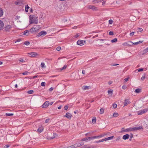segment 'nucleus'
Wrapping results in <instances>:
<instances>
[{
    "label": "nucleus",
    "mask_w": 148,
    "mask_h": 148,
    "mask_svg": "<svg viewBox=\"0 0 148 148\" xmlns=\"http://www.w3.org/2000/svg\"><path fill=\"white\" fill-rule=\"evenodd\" d=\"M43 130V127H41L38 129L37 130V131L39 133H41L42 131Z\"/></svg>",
    "instance_id": "f3484780"
},
{
    "label": "nucleus",
    "mask_w": 148,
    "mask_h": 148,
    "mask_svg": "<svg viewBox=\"0 0 148 148\" xmlns=\"http://www.w3.org/2000/svg\"><path fill=\"white\" fill-rule=\"evenodd\" d=\"M147 111H148V109L147 108H146L143 110L139 111L138 112V115L142 114L145 113Z\"/></svg>",
    "instance_id": "20e7f679"
},
{
    "label": "nucleus",
    "mask_w": 148,
    "mask_h": 148,
    "mask_svg": "<svg viewBox=\"0 0 148 148\" xmlns=\"http://www.w3.org/2000/svg\"><path fill=\"white\" fill-rule=\"evenodd\" d=\"M104 0H93V2L94 3H97L99 2L103 1Z\"/></svg>",
    "instance_id": "412c9836"
},
{
    "label": "nucleus",
    "mask_w": 148,
    "mask_h": 148,
    "mask_svg": "<svg viewBox=\"0 0 148 148\" xmlns=\"http://www.w3.org/2000/svg\"><path fill=\"white\" fill-rule=\"evenodd\" d=\"M93 138H94V139L99 138V137L98 136H93Z\"/></svg>",
    "instance_id": "6e6d98bb"
},
{
    "label": "nucleus",
    "mask_w": 148,
    "mask_h": 148,
    "mask_svg": "<svg viewBox=\"0 0 148 148\" xmlns=\"http://www.w3.org/2000/svg\"><path fill=\"white\" fill-rule=\"evenodd\" d=\"M29 73V72H28L27 71H26L22 73V74L23 75H27Z\"/></svg>",
    "instance_id": "f704fd0d"
},
{
    "label": "nucleus",
    "mask_w": 148,
    "mask_h": 148,
    "mask_svg": "<svg viewBox=\"0 0 148 148\" xmlns=\"http://www.w3.org/2000/svg\"><path fill=\"white\" fill-rule=\"evenodd\" d=\"M113 137H114V136H110V137H108V138H104V141H106V140L112 139L113 138Z\"/></svg>",
    "instance_id": "a211bd4d"
},
{
    "label": "nucleus",
    "mask_w": 148,
    "mask_h": 148,
    "mask_svg": "<svg viewBox=\"0 0 148 148\" xmlns=\"http://www.w3.org/2000/svg\"><path fill=\"white\" fill-rule=\"evenodd\" d=\"M46 84L45 82H42L41 83V85L42 86H45Z\"/></svg>",
    "instance_id": "ea45409f"
},
{
    "label": "nucleus",
    "mask_w": 148,
    "mask_h": 148,
    "mask_svg": "<svg viewBox=\"0 0 148 148\" xmlns=\"http://www.w3.org/2000/svg\"><path fill=\"white\" fill-rule=\"evenodd\" d=\"M145 75L143 76L141 78V79L143 81L144 80V79H145Z\"/></svg>",
    "instance_id": "bf43d9fd"
},
{
    "label": "nucleus",
    "mask_w": 148,
    "mask_h": 148,
    "mask_svg": "<svg viewBox=\"0 0 148 148\" xmlns=\"http://www.w3.org/2000/svg\"><path fill=\"white\" fill-rule=\"evenodd\" d=\"M4 26V24L3 21L0 20V31L3 29V27Z\"/></svg>",
    "instance_id": "9d476101"
},
{
    "label": "nucleus",
    "mask_w": 148,
    "mask_h": 148,
    "mask_svg": "<svg viewBox=\"0 0 148 148\" xmlns=\"http://www.w3.org/2000/svg\"><path fill=\"white\" fill-rule=\"evenodd\" d=\"M53 87H51L50 88H49V91H52V90H53Z\"/></svg>",
    "instance_id": "13d9d810"
},
{
    "label": "nucleus",
    "mask_w": 148,
    "mask_h": 148,
    "mask_svg": "<svg viewBox=\"0 0 148 148\" xmlns=\"http://www.w3.org/2000/svg\"><path fill=\"white\" fill-rule=\"evenodd\" d=\"M137 70H138V72H139L140 71H143V69L141 68L140 69H138Z\"/></svg>",
    "instance_id": "58836bf2"
},
{
    "label": "nucleus",
    "mask_w": 148,
    "mask_h": 148,
    "mask_svg": "<svg viewBox=\"0 0 148 148\" xmlns=\"http://www.w3.org/2000/svg\"><path fill=\"white\" fill-rule=\"evenodd\" d=\"M64 117H66L68 119H71V118L72 117V115L69 112H67L66 114L64 116Z\"/></svg>",
    "instance_id": "0eeeda50"
},
{
    "label": "nucleus",
    "mask_w": 148,
    "mask_h": 148,
    "mask_svg": "<svg viewBox=\"0 0 148 148\" xmlns=\"http://www.w3.org/2000/svg\"><path fill=\"white\" fill-rule=\"evenodd\" d=\"M29 8V7L27 5H25V11L26 12H28V9Z\"/></svg>",
    "instance_id": "5701e85b"
},
{
    "label": "nucleus",
    "mask_w": 148,
    "mask_h": 148,
    "mask_svg": "<svg viewBox=\"0 0 148 148\" xmlns=\"http://www.w3.org/2000/svg\"><path fill=\"white\" fill-rule=\"evenodd\" d=\"M118 115V114L117 113H114L113 114V116L115 117H117Z\"/></svg>",
    "instance_id": "c85d7f7f"
},
{
    "label": "nucleus",
    "mask_w": 148,
    "mask_h": 148,
    "mask_svg": "<svg viewBox=\"0 0 148 148\" xmlns=\"http://www.w3.org/2000/svg\"><path fill=\"white\" fill-rule=\"evenodd\" d=\"M12 27V25L7 24L5 25V26L3 27L2 30L5 32H8L11 30Z\"/></svg>",
    "instance_id": "7ed1b4c3"
},
{
    "label": "nucleus",
    "mask_w": 148,
    "mask_h": 148,
    "mask_svg": "<svg viewBox=\"0 0 148 148\" xmlns=\"http://www.w3.org/2000/svg\"><path fill=\"white\" fill-rule=\"evenodd\" d=\"M130 103V101L128 99H126L124 101V106H125L129 104Z\"/></svg>",
    "instance_id": "9b49d317"
},
{
    "label": "nucleus",
    "mask_w": 148,
    "mask_h": 148,
    "mask_svg": "<svg viewBox=\"0 0 148 148\" xmlns=\"http://www.w3.org/2000/svg\"><path fill=\"white\" fill-rule=\"evenodd\" d=\"M113 107L114 108H116L117 106V105L116 103H114L113 105Z\"/></svg>",
    "instance_id": "a19ab883"
},
{
    "label": "nucleus",
    "mask_w": 148,
    "mask_h": 148,
    "mask_svg": "<svg viewBox=\"0 0 148 148\" xmlns=\"http://www.w3.org/2000/svg\"><path fill=\"white\" fill-rule=\"evenodd\" d=\"M120 139V137H118L115 140V141H119Z\"/></svg>",
    "instance_id": "e2e57ef3"
},
{
    "label": "nucleus",
    "mask_w": 148,
    "mask_h": 148,
    "mask_svg": "<svg viewBox=\"0 0 148 148\" xmlns=\"http://www.w3.org/2000/svg\"><path fill=\"white\" fill-rule=\"evenodd\" d=\"M109 34L110 35H111L112 36H113L114 35V33L112 31H110L109 33Z\"/></svg>",
    "instance_id": "a18cd8bd"
},
{
    "label": "nucleus",
    "mask_w": 148,
    "mask_h": 148,
    "mask_svg": "<svg viewBox=\"0 0 148 148\" xmlns=\"http://www.w3.org/2000/svg\"><path fill=\"white\" fill-rule=\"evenodd\" d=\"M45 64L44 62H42L40 65L41 67V68L45 67Z\"/></svg>",
    "instance_id": "bb28decb"
},
{
    "label": "nucleus",
    "mask_w": 148,
    "mask_h": 148,
    "mask_svg": "<svg viewBox=\"0 0 148 148\" xmlns=\"http://www.w3.org/2000/svg\"><path fill=\"white\" fill-rule=\"evenodd\" d=\"M148 52V47L145 49L143 51L142 55H144Z\"/></svg>",
    "instance_id": "aec40b11"
},
{
    "label": "nucleus",
    "mask_w": 148,
    "mask_h": 148,
    "mask_svg": "<svg viewBox=\"0 0 148 148\" xmlns=\"http://www.w3.org/2000/svg\"><path fill=\"white\" fill-rule=\"evenodd\" d=\"M106 135V134H104V135L101 134L99 136H98L99 138L102 137H103L104 136Z\"/></svg>",
    "instance_id": "de8ad7c7"
},
{
    "label": "nucleus",
    "mask_w": 148,
    "mask_h": 148,
    "mask_svg": "<svg viewBox=\"0 0 148 148\" xmlns=\"http://www.w3.org/2000/svg\"><path fill=\"white\" fill-rule=\"evenodd\" d=\"M129 79V77L126 78L125 79H124V82H127L128 80Z\"/></svg>",
    "instance_id": "3c124183"
},
{
    "label": "nucleus",
    "mask_w": 148,
    "mask_h": 148,
    "mask_svg": "<svg viewBox=\"0 0 148 148\" xmlns=\"http://www.w3.org/2000/svg\"><path fill=\"white\" fill-rule=\"evenodd\" d=\"M119 64H111V66H117V65H119Z\"/></svg>",
    "instance_id": "603ef678"
},
{
    "label": "nucleus",
    "mask_w": 148,
    "mask_h": 148,
    "mask_svg": "<svg viewBox=\"0 0 148 148\" xmlns=\"http://www.w3.org/2000/svg\"><path fill=\"white\" fill-rule=\"evenodd\" d=\"M104 141V139H103L102 140H99L98 141H96V142H95L97 143H100L102 142H103Z\"/></svg>",
    "instance_id": "c9c22d12"
},
{
    "label": "nucleus",
    "mask_w": 148,
    "mask_h": 148,
    "mask_svg": "<svg viewBox=\"0 0 148 148\" xmlns=\"http://www.w3.org/2000/svg\"><path fill=\"white\" fill-rule=\"evenodd\" d=\"M56 49L58 51H59L61 49V47H57Z\"/></svg>",
    "instance_id": "09e8293b"
},
{
    "label": "nucleus",
    "mask_w": 148,
    "mask_h": 148,
    "mask_svg": "<svg viewBox=\"0 0 148 148\" xmlns=\"http://www.w3.org/2000/svg\"><path fill=\"white\" fill-rule=\"evenodd\" d=\"M29 31L31 33H34V32H36V29L34 27H32Z\"/></svg>",
    "instance_id": "2eb2a0df"
},
{
    "label": "nucleus",
    "mask_w": 148,
    "mask_h": 148,
    "mask_svg": "<svg viewBox=\"0 0 148 148\" xmlns=\"http://www.w3.org/2000/svg\"><path fill=\"white\" fill-rule=\"evenodd\" d=\"M34 92L33 90H30L27 91V93L29 94H32Z\"/></svg>",
    "instance_id": "7c9ffc66"
},
{
    "label": "nucleus",
    "mask_w": 148,
    "mask_h": 148,
    "mask_svg": "<svg viewBox=\"0 0 148 148\" xmlns=\"http://www.w3.org/2000/svg\"><path fill=\"white\" fill-rule=\"evenodd\" d=\"M30 32L29 30H26L24 31L23 32V35L28 36L30 34Z\"/></svg>",
    "instance_id": "4468645a"
},
{
    "label": "nucleus",
    "mask_w": 148,
    "mask_h": 148,
    "mask_svg": "<svg viewBox=\"0 0 148 148\" xmlns=\"http://www.w3.org/2000/svg\"><path fill=\"white\" fill-rule=\"evenodd\" d=\"M92 122L93 123H95L96 122V119L95 118L93 119L92 120Z\"/></svg>",
    "instance_id": "4c0bfd02"
},
{
    "label": "nucleus",
    "mask_w": 148,
    "mask_h": 148,
    "mask_svg": "<svg viewBox=\"0 0 148 148\" xmlns=\"http://www.w3.org/2000/svg\"><path fill=\"white\" fill-rule=\"evenodd\" d=\"M73 148H76L79 147L81 146V145L79 143H76L73 145Z\"/></svg>",
    "instance_id": "dca6fc26"
},
{
    "label": "nucleus",
    "mask_w": 148,
    "mask_h": 148,
    "mask_svg": "<svg viewBox=\"0 0 148 148\" xmlns=\"http://www.w3.org/2000/svg\"><path fill=\"white\" fill-rule=\"evenodd\" d=\"M104 44L108 46H109L110 45V43H108V42L105 43Z\"/></svg>",
    "instance_id": "338daca9"
},
{
    "label": "nucleus",
    "mask_w": 148,
    "mask_h": 148,
    "mask_svg": "<svg viewBox=\"0 0 148 148\" xmlns=\"http://www.w3.org/2000/svg\"><path fill=\"white\" fill-rule=\"evenodd\" d=\"M29 22L30 24L35 23V24H37L38 23V17H36L35 15H30L29 16Z\"/></svg>",
    "instance_id": "f03ea898"
},
{
    "label": "nucleus",
    "mask_w": 148,
    "mask_h": 148,
    "mask_svg": "<svg viewBox=\"0 0 148 148\" xmlns=\"http://www.w3.org/2000/svg\"><path fill=\"white\" fill-rule=\"evenodd\" d=\"M141 92V89L139 88L136 89L135 90V92L137 93H139Z\"/></svg>",
    "instance_id": "4be33fe9"
},
{
    "label": "nucleus",
    "mask_w": 148,
    "mask_h": 148,
    "mask_svg": "<svg viewBox=\"0 0 148 148\" xmlns=\"http://www.w3.org/2000/svg\"><path fill=\"white\" fill-rule=\"evenodd\" d=\"M5 115H6V116H12L13 115V114L6 113L5 114Z\"/></svg>",
    "instance_id": "cd10ccee"
},
{
    "label": "nucleus",
    "mask_w": 148,
    "mask_h": 148,
    "mask_svg": "<svg viewBox=\"0 0 148 148\" xmlns=\"http://www.w3.org/2000/svg\"><path fill=\"white\" fill-rule=\"evenodd\" d=\"M49 102L48 101H45L43 104L42 106V108H47L49 105Z\"/></svg>",
    "instance_id": "423d86ee"
},
{
    "label": "nucleus",
    "mask_w": 148,
    "mask_h": 148,
    "mask_svg": "<svg viewBox=\"0 0 148 148\" xmlns=\"http://www.w3.org/2000/svg\"><path fill=\"white\" fill-rule=\"evenodd\" d=\"M49 119H47L45 120V123H47L49 121Z\"/></svg>",
    "instance_id": "5fc2aeb1"
},
{
    "label": "nucleus",
    "mask_w": 148,
    "mask_h": 148,
    "mask_svg": "<svg viewBox=\"0 0 148 148\" xmlns=\"http://www.w3.org/2000/svg\"><path fill=\"white\" fill-rule=\"evenodd\" d=\"M104 110L103 108H101L100 110V113L101 114H102L103 113Z\"/></svg>",
    "instance_id": "72a5a7b5"
},
{
    "label": "nucleus",
    "mask_w": 148,
    "mask_h": 148,
    "mask_svg": "<svg viewBox=\"0 0 148 148\" xmlns=\"http://www.w3.org/2000/svg\"><path fill=\"white\" fill-rule=\"evenodd\" d=\"M68 108V107L67 106H66L64 107V109L65 110H67Z\"/></svg>",
    "instance_id": "0e129e2a"
},
{
    "label": "nucleus",
    "mask_w": 148,
    "mask_h": 148,
    "mask_svg": "<svg viewBox=\"0 0 148 148\" xmlns=\"http://www.w3.org/2000/svg\"><path fill=\"white\" fill-rule=\"evenodd\" d=\"M143 30V29L141 28H138L137 29V32H142Z\"/></svg>",
    "instance_id": "c756f323"
},
{
    "label": "nucleus",
    "mask_w": 148,
    "mask_h": 148,
    "mask_svg": "<svg viewBox=\"0 0 148 148\" xmlns=\"http://www.w3.org/2000/svg\"><path fill=\"white\" fill-rule=\"evenodd\" d=\"M30 44V42L28 41H25L24 43V44L25 45H26L28 46Z\"/></svg>",
    "instance_id": "2f4dec72"
},
{
    "label": "nucleus",
    "mask_w": 148,
    "mask_h": 148,
    "mask_svg": "<svg viewBox=\"0 0 148 148\" xmlns=\"http://www.w3.org/2000/svg\"><path fill=\"white\" fill-rule=\"evenodd\" d=\"M89 86H84L83 88L84 90H86L89 89Z\"/></svg>",
    "instance_id": "393cba45"
},
{
    "label": "nucleus",
    "mask_w": 148,
    "mask_h": 148,
    "mask_svg": "<svg viewBox=\"0 0 148 148\" xmlns=\"http://www.w3.org/2000/svg\"><path fill=\"white\" fill-rule=\"evenodd\" d=\"M108 93L109 94L112 95V91L109 90L108 91Z\"/></svg>",
    "instance_id": "37998d69"
},
{
    "label": "nucleus",
    "mask_w": 148,
    "mask_h": 148,
    "mask_svg": "<svg viewBox=\"0 0 148 148\" xmlns=\"http://www.w3.org/2000/svg\"><path fill=\"white\" fill-rule=\"evenodd\" d=\"M3 11L2 9L0 8V17H1L3 14Z\"/></svg>",
    "instance_id": "b1692460"
},
{
    "label": "nucleus",
    "mask_w": 148,
    "mask_h": 148,
    "mask_svg": "<svg viewBox=\"0 0 148 148\" xmlns=\"http://www.w3.org/2000/svg\"><path fill=\"white\" fill-rule=\"evenodd\" d=\"M130 136L128 134H126L123 136V139L124 140H126L127 139H128L129 138Z\"/></svg>",
    "instance_id": "f8f14e48"
},
{
    "label": "nucleus",
    "mask_w": 148,
    "mask_h": 148,
    "mask_svg": "<svg viewBox=\"0 0 148 148\" xmlns=\"http://www.w3.org/2000/svg\"><path fill=\"white\" fill-rule=\"evenodd\" d=\"M65 148H73V147L72 145L69 146L67 147H66Z\"/></svg>",
    "instance_id": "680f3d73"
},
{
    "label": "nucleus",
    "mask_w": 148,
    "mask_h": 148,
    "mask_svg": "<svg viewBox=\"0 0 148 148\" xmlns=\"http://www.w3.org/2000/svg\"><path fill=\"white\" fill-rule=\"evenodd\" d=\"M86 41L85 40H79L77 42V44L80 46H82L84 45V43Z\"/></svg>",
    "instance_id": "6e6552de"
},
{
    "label": "nucleus",
    "mask_w": 148,
    "mask_h": 148,
    "mask_svg": "<svg viewBox=\"0 0 148 148\" xmlns=\"http://www.w3.org/2000/svg\"><path fill=\"white\" fill-rule=\"evenodd\" d=\"M88 138L89 140H90V139L92 140L94 139V138H93V136L89 137Z\"/></svg>",
    "instance_id": "8fccbe9b"
},
{
    "label": "nucleus",
    "mask_w": 148,
    "mask_h": 148,
    "mask_svg": "<svg viewBox=\"0 0 148 148\" xmlns=\"http://www.w3.org/2000/svg\"><path fill=\"white\" fill-rule=\"evenodd\" d=\"M19 61L22 62H24V60L22 58H20L19 60Z\"/></svg>",
    "instance_id": "4d7b16f0"
},
{
    "label": "nucleus",
    "mask_w": 148,
    "mask_h": 148,
    "mask_svg": "<svg viewBox=\"0 0 148 148\" xmlns=\"http://www.w3.org/2000/svg\"><path fill=\"white\" fill-rule=\"evenodd\" d=\"M87 140H88V138H86L82 139L81 140V141H86Z\"/></svg>",
    "instance_id": "e433bc0d"
},
{
    "label": "nucleus",
    "mask_w": 148,
    "mask_h": 148,
    "mask_svg": "<svg viewBox=\"0 0 148 148\" xmlns=\"http://www.w3.org/2000/svg\"><path fill=\"white\" fill-rule=\"evenodd\" d=\"M126 88V86L125 85L123 86L122 87V88L124 90Z\"/></svg>",
    "instance_id": "052dcab7"
},
{
    "label": "nucleus",
    "mask_w": 148,
    "mask_h": 148,
    "mask_svg": "<svg viewBox=\"0 0 148 148\" xmlns=\"http://www.w3.org/2000/svg\"><path fill=\"white\" fill-rule=\"evenodd\" d=\"M141 129H142L143 130V129L142 127H134L133 128H127L125 130L124 129V128H122V132H130L133 131H136L139 130Z\"/></svg>",
    "instance_id": "f257e3e1"
},
{
    "label": "nucleus",
    "mask_w": 148,
    "mask_h": 148,
    "mask_svg": "<svg viewBox=\"0 0 148 148\" xmlns=\"http://www.w3.org/2000/svg\"><path fill=\"white\" fill-rule=\"evenodd\" d=\"M113 23V20L112 19H110L109 21V24H112Z\"/></svg>",
    "instance_id": "79ce46f5"
},
{
    "label": "nucleus",
    "mask_w": 148,
    "mask_h": 148,
    "mask_svg": "<svg viewBox=\"0 0 148 148\" xmlns=\"http://www.w3.org/2000/svg\"><path fill=\"white\" fill-rule=\"evenodd\" d=\"M134 32H132V33H131L130 34V36H133V35H134Z\"/></svg>",
    "instance_id": "864d4df0"
},
{
    "label": "nucleus",
    "mask_w": 148,
    "mask_h": 148,
    "mask_svg": "<svg viewBox=\"0 0 148 148\" xmlns=\"http://www.w3.org/2000/svg\"><path fill=\"white\" fill-rule=\"evenodd\" d=\"M57 136L56 134H53V137L51 138V139H52L56 137V136Z\"/></svg>",
    "instance_id": "49530a36"
},
{
    "label": "nucleus",
    "mask_w": 148,
    "mask_h": 148,
    "mask_svg": "<svg viewBox=\"0 0 148 148\" xmlns=\"http://www.w3.org/2000/svg\"><path fill=\"white\" fill-rule=\"evenodd\" d=\"M47 34V33L46 32L42 31L40 32L38 34L37 36L38 37H39L42 35L45 36Z\"/></svg>",
    "instance_id": "39448f33"
},
{
    "label": "nucleus",
    "mask_w": 148,
    "mask_h": 148,
    "mask_svg": "<svg viewBox=\"0 0 148 148\" xmlns=\"http://www.w3.org/2000/svg\"><path fill=\"white\" fill-rule=\"evenodd\" d=\"M85 73V71L84 70H83L82 71V74H84Z\"/></svg>",
    "instance_id": "774afa93"
},
{
    "label": "nucleus",
    "mask_w": 148,
    "mask_h": 148,
    "mask_svg": "<svg viewBox=\"0 0 148 148\" xmlns=\"http://www.w3.org/2000/svg\"><path fill=\"white\" fill-rule=\"evenodd\" d=\"M130 134H131V135L130 136V139L129 140L130 141H131L132 139V138L133 137V134H132V133H131Z\"/></svg>",
    "instance_id": "c03bdc74"
},
{
    "label": "nucleus",
    "mask_w": 148,
    "mask_h": 148,
    "mask_svg": "<svg viewBox=\"0 0 148 148\" xmlns=\"http://www.w3.org/2000/svg\"><path fill=\"white\" fill-rule=\"evenodd\" d=\"M9 147V146L8 145H5L4 147V148H8Z\"/></svg>",
    "instance_id": "69168bd1"
},
{
    "label": "nucleus",
    "mask_w": 148,
    "mask_h": 148,
    "mask_svg": "<svg viewBox=\"0 0 148 148\" xmlns=\"http://www.w3.org/2000/svg\"><path fill=\"white\" fill-rule=\"evenodd\" d=\"M15 4L17 5H20L22 4V2L21 1H16L15 2Z\"/></svg>",
    "instance_id": "6ab92c4d"
},
{
    "label": "nucleus",
    "mask_w": 148,
    "mask_h": 148,
    "mask_svg": "<svg viewBox=\"0 0 148 148\" xmlns=\"http://www.w3.org/2000/svg\"><path fill=\"white\" fill-rule=\"evenodd\" d=\"M117 39L116 38H114L111 40V42L112 43L115 42L117 41Z\"/></svg>",
    "instance_id": "a878e982"
},
{
    "label": "nucleus",
    "mask_w": 148,
    "mask_h": 148,
    "mask_svg": "<svg viewBox=\"0 0 148 148\" xmlns=\"http://www.w3.org/2000/svg\"><path fill=\"white\" fill-rule=\"evenodd\" d=\"M88 8L89 9L93 10H97V8L95 6H92V5H90L88 6Z\"/></svg>",
    "instance_id": "ddd939ff"
},
{
    "label": "nucleus",
    "mask_w": 148,
    "mask_h": 148,
    "mask_svg": "<svg viewBox=\"0 0 148 148\" xmlns=\"http://www.w3.org/2000/svg\"><path fill=\"white\" fill-rule=\"evenodd\" d=\"M66 67H67V66L66 65H64V66L62 68L60 69V70H64L66 68Z\"/></svg>",
    "instance_id": "473e14b6"
},
{
    "label": "nucleus",
    "mask_w": 148,
    "mask_h": 148,
    "mask_svg": "<svg viewBox=\"0 0 148 148\" xmlns=\"http://www.w3.org/2000/svg\"><path fill=\"white\" fill-rule=\"evenodd\" d=\"M30 56L35 57L38 55V54L36 52H32L29 53Z\"/></svg>",
    "instance_id": "1a4fd4ad"
}]
</instances>
